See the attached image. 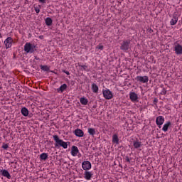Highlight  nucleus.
Returning a JSON list of instances; mask_svg holds the SVG:
<instances>
[{
	"instance_id": "1",
	"label": "nucleus",
	"mask_w": 182,
	"mask_h": 182,
	"mask_svg": "<svg viewBox=\"0 0 182 182\" xmlns=\"http://www.w3.org/2000/svg\"><path fill=\"white\" fill-rule=\"evenodd\" d=\"M53 139L55 142V149H59V147H63V149H68V146L70 144V142L69 141L65 142L63 140L59 139V136L58 135H53Z\"/></svg>"
},
{
	"instance_id": "2",
	"label": "nucleus",
	"mask_w": 182,
	"mask_h": 182,
	"mask_svg": "<svg viewBox=\"0 0 182 182\" xmlns=\"http://www.w3.org/2000/svg\"><path fill=\"white\" fill-rule=\"evenodd\" d=\"M132 43L131 40H124L122 41L120 46L121 50H124V52H127L129 49H130V43Z\"/></svg>"
},
{
	"instance_id": "3",
	"label": "nucleus",
	"mask_w": 182,
	"mask_h": 182,
	"mask_svg": "<svg viewBox=\"0 0 182 182\" xmlns=\"http://www.w3.org/2000/svg\"><path fill=\"white\" fill-rule=\"evenodd\" d=\"M35 48H36L35 45H33L31 43H26L24 46V50L26 53H33V52L36 50Z\"/></svg>"
},
{
	"instance_id": "4",
	"label": "nucleus",
	"mask_w": 182,
	"mask_h": 182,
	"mask_svg": "<svg viewBox=\"0 0 182 182\" xmlns=\"http://www.w3.org/2000/svg\"><path fill=\"white\" fill-rule=\"evenodd\" d=\"M82 168L85 171H88V170H90V168H92V164L89 161H84L82 163Z\"/></svg>"
},
{
	"instance_id": "5",
	"label": "nucleus",
	"mask_w": 182,
	"mask_h": 182,
	"mask_svg": "<svg viewBox=\"0 0 182 182\" xmlns=\"http://www.w3.org/2000/svg\"><path fill=\"white\" fill-rule=\"evenodd\" d=\"M103 96L105 99L107 100H110V99H113V93L109 90H105L103 91Z\"/></svg>"
},
{
	"instance_id": "6",
	"label": "nucleus",
	"mask_w": 182,
	"mask_h": 182,
	"mask_svg": "<svg viewBox=\"0 0 182 182\" xmlns=\"http://www.w3.org/2000/svg\"><path fill=\"white\" fill-rule=\"evenodd\" d=\"M12 43H14V39L11 37H8L4 41V44L6 46V49H9V48L12 47Z\"/></svg>"
},
{
	"instance_id": "7",
	"label": "nucleus",
	"mask_w": 182,
	"mask_h": 182,
	"mask_svg": "<svg viewBox=\"0 0 182 182\" xmlns=\"http://www.w3.org/2000/svg\"><path fill=\"white\" fill-rule=\"evenodd\" d=\"M129 99L133 102V103L139 102V96H137V94L134 92H131L129 93Z\"/></svg>"
},
{
	"instance_id": "8",
	"label": "nucleus",
	"mask_w": 182,
	"mask_h": 182,
	"mask_svg": "<svg viewBox=\"0 0 182 182\" xmlns=\"http://www.w3.org/2000/svg\"><path fill=\"white\" fill-rule=\"evenodd\" d=\"M136 82H140L141 83H147L149 82L148 76H137L136 78Z\"/></svg>"
},
{
	"instance_id": "9",
	"label": "nucleus",
	"mask_w": 182,
	"mask_h": 182,
	"mask_svg": "<svg viewBox=\"0 0 182 182\" xmlns=\"http://www.w3.org/2000/svg\"><path fill=\"white\" fill-rule=\"evenodd\" d=\"M156 123L159 129H161L163 123H164V117L159 116L156 117Z\"/></svg>"
},
{
	"instance_id": "10",
	"label": "nucleus",
	"mask_w": 182,
	"mask_h": 182,
	"mask_svg": "<svg viewBox=\"0 0 182 182\" xmlns=\"http://www.w3.org/2000/svg\"><path fill=\"white\" fill-rule=\"evenodd\" d=\"M174 51L176 55H182V46L179 43L175 45Z\"/></svg>"
},
{
	"instance_id": "11",
	"label": "nucleus",
	"mask_w": 182,
	"mask_h": 182,
	"mask_svg": "<svg viewBox=\"0 0 182 182\" xmlns=\"http://www.w3.org/2000/svg\"><path fill=\"white\" fill-rule=\"evenodd\" d=\"M92 177H93V173L90 171H85L84 173V178L85 180H92Z\"/></svg>"
},
{
	"instance_id": "12",
	"label": "nucleus",
	"mask_w": 182,
	"mask_h": 182,
	"mask_svg": "<svg viewBox=\"0 0 182 182\" xmlns=\"http://www.w3.org/2000/svg\"><path fill=\"white\" fill-rule=\"evenodd\" d=\"M74 134L77 137H83L85 136V132H82L80 129H77L74 131Z\"/></svg>"
},
{
	"instance_id": "13",
	"label": "nucleus",
	"mask_w": 182,
	"mask_h": 182,
	"mask_svg": "<svg viewBox=\"0 0 182 182\" xmlns=\"http://www.w3.org/2000/svg\"><path fill=\"white\" fill-rule=\"evenodd\" d=\"M77 153H79V149L76 146H73L71 147V154L73 156V157H75V156H77Z\"/></svg>"
},
{
	"instance_id": "14",
	"label": "nucleus",
	"mask_w": 182,
	"mask_h": 182,
	"mask_svg": "<svg viewBox=\"0 0 182 182\" xmlns=\"http://www.w3.org/2000/svg\"><path fill=\"white\" fill-rule=\"evenodd\" d=\"M3 177H6V178L11 179V174L6 169H3L0 171Z\"/></svg>"
},
{
	"instance_id": "15",
	"label": "nucleus",
	"mask_w": 182,
	"mask_h": 182,
	"mask_svg": "<svg viewBox=\"0 0 182 182\" xmlns=\"http://www.w3.org/2000/svg\"><path fill=\"white\" fill-rule=\"evenodd\" d=\"M178 22V18L177 17V14H173L172 19L170 21V24L173 26L176 25Z\"/></svg>"
},
{
	"instance_id": "16",
	"label": "nucleus",
	"mask_w": 182,
	"mask_h": 182,
	"mask_svg": "<svg viewBox=\"0 0 182 182\" xmlns=\"http://www.w3.org/2000/svg\"><path fill=\"white\" fill-rule=\"evenodd\" d=\"M66 89H68V85L63 84L58 89H57V91L61 92V93H63V92H65V90H66Z\"/></svg>"
},
{
	"instance_id": "17",
	"label": "nucleus",
	"mask_w": 182,
	"mask_h": 182,
	"mask_svg": "<svg viewBox=\"0 0 182 182\" xmlns=\"http://www.w3.org/2000/svg\"><path fill=\"white\" fill-rule=\"evenodd\" d=\"M168 127H171V122H167L163 127V132H167L168 130Z\"/></svg>"
},
{
	"instance_id": "18",
	"label": "nucleus",
	"mask_w": 182,
	"mask_h": 182,
	"mask_svg": "<svg viewBox=\"0 0 182 182\" xmlns=\"http://www.w3.org/2000/svg\"><path fill=\"white\" fill-rule=\"evenodd\" d=\"M92 90L94 93H97V92H99V87L95 83H92Z\"/></svg>"
},
{
	"instance_id": "19",
	"label": "nucleus",
	"mask_w": 182,
	"mask_h": 182,
	"mask_svg": "<svg viewBox=\"0 0 182 182\" xmlns=\"http://www.w3.org/2000/svg\"><path fill=\"white\" fill-rule=\"evenodd\" d=\"M21 114H23V116H25L26 117V116L29 114V111L28 110V108L23 107L21 109Z\"/></svg>"
},
{
	"instance_id": "20",
	"label": "nucleus",
	"mask_w": 182,
	"mask_h": 182,
	"mask_svg": "<svg viewBox=\"0 0 182 182\" xmlns=\"http://www.w3.org/2000/svg\"><path fill=\"white\" fill-rule=\"evenodd\" d=\"M112 143L119 144V136H117L116 134L112 136Z\"/></svg>"
},
{
	"instance_id": "21",
	"label": "nucleus",
	"mask_w": 182,
	"mask_h": 182,
	"mask_svg": "<svg viewBox=\"0 0 182 182\" xmlns=\"http://www.w3.org/2000/svg\"><path fill=\"white\" fill-rule=\"evenodd\" d=\"M53 22V21L52 20V18L50 17H48L46 18V25L47 26H50L52 25Z\"/></svg>"
},
{
	"instance_id": "22",
	"label": "nucleus",
	"mask_w": 182,
	"mask_h": 182,
	"mask_svg": "<svg viewBox=\"0 0 182 182\" xmlns=\"http://www.w3.org/2000/svg\"><path fill=\"white\" fill-rule=\"evenodd\" d=\"M40 68L41 70H43L44 72H49L50 70V68L48 65H40Z\"/></svg>"
},
{
	"instance_id": "23",
	"label": "nucleus",
	"mask_w": 182,
	"mask_h": 182,
	"mask_svg": "<svg viewBox=\"0 0 182 182\" xmlns=\"http://www.w3.org/2000/svg\"><path fill=\"white\" fill-rule=\"evenodd\" d=\"M80 102L81 103V105H87V103L89 102V101L87 100V99L85 98V97H81L80 99Z\"/></svg>"
},
{
	"instance_id": "24",
	"label": "nucleus",
	"mask_w": 182,
	"mask_h": 182,
	"mask_svg": "<svg viewBox=\"0 0 182 182\" xmlns=\"http://www.w3.org/2000/svg\"><path fill=\"white\" fill-rule=\"evenodd\" d=\"M88 133L90 136H95V134H96V129H95V128H89Z\"/></svg>"
},
{
	"instance_id": "25",
	"label": "nucleus",
	"mask_w": 182,
	"mask_h": 182,
	"mask_svg": "<svg viewBox=\"0 0 182 182\" xmlns=\"http://www.w3.org/2000/svg\"><path fill=\"white\" fill-rule=\"evenodd\" d=\"M141 146V142L138 141H134V147L135 149H139Z\"/></svg>"
},
{
	"instance_id": "26",
	"label": "nucleus",
	"mask_w": 182,
	"mask_h": 182,
	"mask_svg": "<svg viewBox=\"0 0 182 182\" xmlns=\"http://www.w3.org/2000/svg\"><path fill=\"white\" fill-rule=\"evenodd\" d=\"M48 154L43 153L40 155V159L41 160H48Z\"/></svg>"
},
{
	"instance_id": "27",
	"label": "nucleus",
	"mask_w": 182,
	"mask_h": 182,
	"mask_svg": "<svg viewBox=\"0 0 182 182\" xmlns=\"http://www.w3.org/2000/svg\"><path fill=\"white\" fill-rule=\"evenodd\" d=\"M1 147L4 150H7L9 149V145L8 144L4 143Z\"/></svg>"
},
{
	"instance_id": "28",
	"label": "nucleus",
	"mask_w": 182,
	"mask_h": 182,
	"mask_svg": "<svg viewBox=\"0 0 182 182\" xmlns=\"http://www.w3.org/2000/svg\"><path fill=\"white\" fill-rule=\"evenodd\" d=\"M80 68H82L84 70H87V65H79Z\"/></svg>"
},
{
	"instance_id": "29",
	"label": "nucleus",
	"mask_w": 182,
	"mask_h": 182,
	"mask_svg": "<svg viewBox=\"0 0 182 182\" xmlns=\"http://www.w3.org/2000/svg\"><path fill=\"white\" fill-rule=\"evenodd\" d=\"M154 105H156L159 103V100L157 98H154L153 101Z\"/></svg>"
},
{
	"instance_id": "30",
	"label": "nucleus",
	"mask_w": 182,
	"mask_h": 182,
	"mask_svg": "<svg viewBox=\"0 0 182 182\" xmlns=\"http://www.w3.org/2000/svg\"><path fill=\"white\" fill-rule=\"evenodd\" d=\"M35 11H36V14H39V12H41V10L38 7H35Z\"/></svg>"
},
{
	"instance_id": "31",
	"label": "nucleus",
	"mask_w": 182,
	"mask_h": 182,
	"mask_svg": "<svg viewBox=\"0 0 182 182\" xmlns=\"http://www.w3.org/2000/svg\"><path fill=\"white\" fill-rule=\"evenodd\" d=\"M97 49H100V50H103V46H97Z\"/></svg>"
},
{
	"instance_id": "32",
	"label": "nucleus",
	"mask_w": 182,
	"mask_h": 182,
	"mask_svg": "<svg viewBox=\"0 0 182 182\" xmlns=\"http://www.w3.org/2000/svg\"><path fill=\"white\" fill-rule=\"evenodd\" d=\"M63 73H65L66 75H70V73L69 71H66L65 70H63Z\"/></svg>"
},
{
	"instance_id": "33",
	"label": "nucleus",
	"mask_w": 182,
	"mask_h": 182,
	"mask_svg": "<svg viewBox=\"0 0 182 182\" xmlns=\"http://www.w3.org/2000/svg\"><path fill=\"white\" fill-rule=\"evenodd\" d=\"M125 160L127 161V163H130V159H129V156H126Z\"/></svg>"
},
{
	"instance_id": "34",
	"label": "nucleus",
	"mask_w": 182,
	"mask_h": 182,
	"mask_svg": "<svg viewBox=\"0 0 182 182\" xmlns=\"http://www.w3.org/2000/svg\"><path fill=\"white\" fill-rule=\"evenodd\" d=\"M39 2H41V4H45L46 2V0H38Z\"/></svg>"
},
{
	"instance_id": "35",
	"label": "nucleus",
	"mask_w": 182,
	"mask_h": 182,
	"mask_svg": "<svg viewBox=\"0 0 182 182\" xmlns=\"http://www.w3.org/2000/svg\"><path fill=\"white\" fill-rule=\"evenodd\" d=\"M167 93V91L166 90V89L164 88V94L166 95Z\"/></svg>"
},
{
	"instance_id": "36",
	"label": "nucleus",
	"mask_w": 182,
	"mask_h": 182,
	"mask_svg": "<svg viewBox=\"0 0 182 182\" xmlns=\"http://www.w3.org/2000/svg\"><path fill=\"white\" fill-rule=\"evenodd\" d=\"M0 38H2V36H1V33H0Z\"/></svg>"
}]
</instances>
